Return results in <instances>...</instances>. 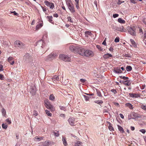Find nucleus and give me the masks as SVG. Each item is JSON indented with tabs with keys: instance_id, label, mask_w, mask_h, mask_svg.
Masks as SVG:
<instances>
[{
	"instance_id": "aec40b11",
	"label": "nucleus",
	"mask_w": 146,
	"mask_h": 146,
	"mask_svg": "<svg viewBox=\"0 0 146 146\" xmlns=\"http://www.w3.org/2000/svg\"><path fill=\"white\" fill-rule=\"evenodd\" d=\"M125 106L128 107L130 109H133V107L131 104L130 103H127L125 104Z\"/></svg>"
},
{
	"instance_id": "2eb2a0df",
	"label": "nucleus",
	"mask_w": 146,
	"mask_h": 146,
	"mask_svg": "<svg viewBox=\"0 0 146 146\" xmlns=\"http://www.w3.org/2000/svg\"><path fill=\"white\" fill-rule=\"evenodd\" d=\"M122 82L123 84L127 86H129L130 85L131 83V82L130 80H128L124 81H123Z\"/></svg>"
},
{
	"instance_id": "393cba45",
	"label": "nucleus",
	"mask_w": 146,
	"mask_h": 146,
	"mask_svg": "<svg viewBox=\"0 0 146 146\" xmlns=\"http://www.w3.org/2000/svg\"><path fill=\"white\" fill-rule=\"evenodd\" d=\"M49 140L46 141L42 143L43 146H49Z\"/></svg>"
},
{
	"instance_id": "72a5a7b5",
	"label": "nucleus",
	"mask_w": 146,
	"mask_h": 146,
	"mask_svg": "<svg viewBox=\"0 0 146 146\" xmlns=\"http://www.w3.org/2000/svg\"><path fill=\"white\" fill-rule=\"evenodd\" d=\"M42 26V24H40V25H37L36 27V30H38Z\"/></svg>"
},
{
	"instance_id": "0eeeda50",
	"label": "nucleus",
	"mask_w": 146,
	"mask_h": 146,
	"mask_svg": "<svg viewBox=\"0 0 146 146\" xmlns=\"http://www.w3.org/2000/svg\"><path fill=\"white\" fill-rule=\"evenodd\" d=\"M15 44L17 46L21 48H23L25 47V44L19 40H16Z\"/></svg>"
},
{
	"instance_id": "13d9d810",
	"label": "nucleus",
	"mask_w": 146,
	"mask_h": 146,
	"mask_svg": "<svg viewBox=\"0 0 146 146\" xmlns=\"http://www.w3.org/2000/svg\"><path fill=\"white\" fill-rule=\"evenodd\" d=\"M111 91L114 94H115L117 93L116 90L115 89H112L111 90Z\"/></svg>"
},
{
	"instance_id": "6e6552de",
	"label": "nucleus",
	"mask_w": 146,
	"mask_h": 146,
	"mask_svg": "<svg viewBox=\"0 0 146 146\" xmlns=\"http://www.w3.org/2000/svg\"><path fill=\"white\" fill-rule=\"evenodd\" d=\"M45 106L47 108L49 109L52 111H53L55 110V108L49 102L46 103Z\"/></svg>"
},
{
	"instance_id": "c756f323",
	"label": "nucleus",
	"mask_w": 146,
	"mask_h": 146,
	"mask_svg": "<svg viewBox=\"0 0 146 146\" xmlns=\"http://www.w3.org/2000/svg\"><path fill=\"white\" fill-rule=\"evenodd\" d=\"M35 139H37L38 141H39L41 140H43V137H38L37 136H36L35 137Z\"/></svg>"
},
{
	"instance_id": "6ab92c4d",
	"label": "nucleus",
	"mask_w": 146,
	"mask_h": 146,
	"mask_svg": "<svg viewBox=\"0 0 146 146\" xmlns=\"http://www.w3.org/2000/svg\"><path fill=\"white\" fill-rule=\"evenodd\" d=\"M114 71L116 73H121L122 71L120 68H117L114 70Z\"/></svg>"
},
{
	"instance_id": "f8f14e48",
	"label": "nucleus",
	"mask_w": 146,
	"mask_h": 146,
	"mask_svg": "<svg viewBox=\"0 0 146 146\" xmlns=\"http://www.w3.org/2000/svg\"><path fill=\"white\" fill-rule=\"evenodd\" d=\"M30 92L32 95H35L36 92V88L35 86H32L31 88Z\"/></svg>"
},
{
	"instance_id": "c03bdc74",
	"label": "nucleus",
	"mask_w": 146,
	"mask_h": 146,
	"mask_svg": "<svg viewBox=\"0 0 146 146\" xmlns=\"http://www.w3.org/2000/svg\"><path fill=\"white\" fill-rule=\"evenodd\" d=\"M119 37H116L114 40L115 42H119Z\"/></svg>"
},
{
	"instance_id": "338daca9",
	"label": "nucleus",
	"mask_w": 146,
	"mask_h": 146,
	"mask_svg": "<svg viewBox=\"0 0 146 146\" xmlns=\"http://www.w3.org/2000/svg\"><path fill=\"white\" fill-rule=\"evenodd\" d=\"M124 2V1H120V0H119V1H118V2H117V4H118V5H120L122 3H123Z\"/></svg>"
},
{
	"instance_id": "5fc2aeb1",
	"label": "nucleus",
	"mask_w": 146,
	"mask_h": 146,
	"mask_svg": "<svg viewBox=\"0 0 146 146\" xmlns=\"http://www.w3.org/2000/svg\"><path fill=\"white\" fill-rule=\"evenodd\" d=\"M3 70V66L1 64L0 65V71H2Z\"/></svg>"
},
{
	"instance_id": "dca6fc26",
	"label": "nucleus",
	"mask_w": 146,
	"mask_h": 146,
	"mask_svg": "<svg viewBox=\"0 0 146 146\" xmlns=\"http://www.w3.org/2000/svg\"><path fill=\"white\" fill-rule=\"evenodd\" d=\"M116 30L123 32H125V29H124V27L123 26H120L119 27H116Z\"/></svg>"
},
{
	"instance_id": "b1692460",
	"label": "nucleus",
	"mask_w": 146,
	"mask_h": 146,
	"mask_svg": "<svg viewBox=\"0 0 146 146\" xmlns=\"http://www.w3.org/2000/svg\"><path fill=\"white\" fill-rule=\"evenodd\" d=\"M48 19V21L51 23H52V19L53 18L52 16H47L46 17Z\"/></svg>"
},
{
	"instance_id": "8fccbe9b",
	"label": "nucleus",
	"mask_w": 146,
	"mask_h": 146,
	"mask_svg": "<svg viewBox=\"0 0 146 146\" xmlns=\"http://www.w3.org/2000/svg\"><path fill=\"white\" fill-rule=\"evenodd\" d=\"M4 77L3 75L0 74V79L2 80L4 79Z\"/></svg>"
},
{
	"instance_id": "ddd939ff",
	"label": "nucleus",
	"mask_w": 146,
	"mask_h": 146,
	"mask_svg": "<svg viewBox=\"0 0 146 146\" xmlns=\"http://www.w3.org/2000/svg\"><path fill=\"white\" fill-rule=\"evenodd\" d=\"M62 141L64 146H67L68 144L67 143L66 139L64 136H62Z\"/></svg>"
},
{
	"instance_id": "9d476101",
	"label": "nucleus",
	"mask_w": 146,
	"mask_h": 146,
	"mask_svg": "<svg viewBox=\"0 0 146 146\" xmlns=\"http://www.w3.org/2000/svg\"><path fill=\"white\" fill-rule=\"evenodd\" d=\"M44 3L45 5L49 7L51 9H53L54 7V5L52 3H50L47 1H45Z\"/></svg>"
},
{
	"instance_id": "7ed1b4c3",
	"label": "nucleus",
	"mask_w": 146,
	"mask_h": 146,
	"mask_svg": "<svg viewBox=\"0 0 146 146\" xmlns=\"http://www.w3.org/2000/svg\"><path fill=\"white\" fill-rule=\"evenodd\" d=\"M47 35H44L42 38V39L38 41L37 42V45L39 47H40L42 48H44V42L46 39Z\"/></svg>"
},
{
	"instance_id": "473e14b6",
	"label": "nucleus",
	"mask_w": 146,
	"mask_h": 146,
	"mask_svg": "<svg viewBox=\"0 0 146 146\" xmlns=\"http://www.w3.org/2000/svg\"><path fill=\"white\" fill-rule=\"evenodd\" d=\"M45 112L47 115L49 116H52V114L50 112V111H49L48 110H45Z\"/></svg>"
},
{
	"instance_id": "864d4df0",
	"label": "nucleus",
	"mask_w": 146,
	"mask_h": 146,
	"mask_svg": "<svg viewBox=\"0 0 146 146\" xmlns=\"http://www.w3.org/2000/svg\"><path fill=\"white\" fill-rule=\"evenodd\" d=\"M119 16V15L117 14H115L113 15V18H115Z\"/></svg>"
},
{
	"instance_id": "680f3d73",
	"label": "nucleus",
	"mask_w": 146,
	"mask_h": 146,
	"mask_svg": "<svg viewBox=\"0 0 146 146\" xmlns=\"http://www.w3.org/2000/svg\"><path fill=\"white\" fill-rule=\"evenodd\" d=\"M131 3L135 4L136 3V0H130Z\"/></svg>"
},
{
	"instance_id": "f3484780",
	"label": "nucleus",
	"mask_w": 146,
	"mask_h": 146,
	"mask_svg": "<svg viewBox=\"0 0 146 146\" xmlns=\"http://www.w3.org/2000/svg\"><path fill=\"white\" fill-rule=\"evenodd\" d=\"M129 95L130 97L132 98H137L138 97H139V96L138 95V94H135L133 93H129Z\"/></svg>"
},
{
	"instance_id": "37998d69",
	"label": "nucleus",
	"mask_w": 146,
	"mask_h": 146,
	"mask_svg": "<svg viewBox=\"0 0 146 146\" xmlns=\"http://www.w3.org/2000/svg\"><path fill=\"white\" fill-rule=\"evenodd\" d=\"M67 19L68 21H70V22L71 23H73V21L71 19V17H68Z\"/></svg>"
},
{
	"instance_id": "c9c22d12",
	"label": "nucleus",
	"mask_w": 146,
	"mask_h": 146,
	"mask_svg": "<svg viewBox=\"0 0 146 146\" xmlns=\"http://www.w3.org/2000/svg\"><path fill=\"white\" fill-rule=\"evenodd\" d=\"M119 78H120L122 79H123L124 80H127V79H128V78L127 77H125L124 76H119Z\"/></svg>"
},
{
	"instance_id": "e2e57ef3",
	"label": "nucleus",
	"mask_w": 146,
	"mask_h": 146,
	"mask_svg": "<svg viewBox=\"0 0 146 146\" xmlns=\"http://www.w3.org/2000/svg\"><path fill=\"white\" fill-rule=\"evenodd\" d=\"M139 33H141L142 34H143V31H142V30L141 28H139Z\"/></svg>"
},
{
	"instance_id": "412c9836",
	"label": "nucleus",
	"mask_w": 146,
	"mask_h": 146,
	"mask_svg": "<svg viewBox=\"0 0 146 146\" xmlns=\"http://www.w3.org/2000/svg\"><path fill=\"white\" fill-rule=\"evenodd\" d=\"M1 111L2 115L3 116H5L6 113L5 110L4 108H3L1 110Z\"/></svg>"
},
{
	"instance_id": "052dcab7",
	"label": "nucleus",
	"mask_w": 146,
	"mask_h": 146,
	"mask_svg": "<svg viewBox=\"0 0 146 146\" xmlns=\"http://www.w3.org/2000/svg\"><path fill=\"white\" fill-rule=\"evenodd\" d=\"M11 13H13L15 15H18V14L15 11L11 12Z\"/></svg>"
},
{
	"instance_id": "a878e982",
	"label": "nucleus",
	"mask_w": 146,
	"mask_h": 146,
	"mask_svg": "<svg viewBox=\"0 0 146 146\" xmlns=\"http://www.w3.org/2000/svg\"><path fill=\"white\" fill-rule=\"evenodd\" d=\"M118 21L120 23L124 24L125 23V21L124 20H123L121 18H119L118 19Z\"/></svg>"
},
{
	"instance_id": "4c0bfd02",
	"label": "nucleus",
	"mask_w": 146,
	"mask_h": 146,
	"mask_svg": "<svg viewBox=\"0 0 146 146\" xmlns=\"http://www.w3.org/2000/svg\"><path fill=\"white\" fill-rule=\"evenodd\" d=\"M8 126L4 123H3L2 124V127L4 129H6L7 128Z\"/></svg>"
},
{
	"instance_id": "9b49d317",
	"label": "nucleus",
	"mask_w": 146,
	"mask_h": 146,
	"mask_svg": "<svg viewBox=\"0 0 146 146\" xmlns=\"http://www.w3.org/2000/svg\"><path fill=\"white\" fill-rule=\"evenodd\" d=\"M68 8L70 9V11L72 13H74L75 12V11L74 9V8L73 6V5L72 4H69L67 5Z\"/></svg>"
},
{
	"instance_id": "603ef678",
	"label": "nucleus",
	"mask_w": 146,
	"mask_h": 146,
	"mask_svg": "<svg viewBox=\"0 0 146 146\" xmlns=\"http://www.w3.org/2000/svg\"><path fill=\"white\" fill-rule=\"evenodd\" d=\"M80 81L82 83H84L86 81V80L85 79H80Z\"/></svg>"
},
{
	"instance_id": "ea45409f",
	"label": "nucleus",
	"mask_w": 146,
	"mask_h": 146,
	"mask_svg": "<svg viewBox=\"0 0 146 146\" xmlns=\"http://www.w3.org/2000/svg\"><path fill=\"white\" fill-rule=\"evenodd\" d=\"M58 131H57L56 132L54 131L53 133L55 135L56 137H58L59 136V134L58 133Z\"/></svg>"
},
{
	"instance_id": "423d86ee",
	"label": "nucleus",
	"mask_w": 146,
	"mask_h": 146,
	"mask_svg": "<svg viewBox=\"0 0 146 146\" xmlns=\"http://www.w3.org/2000/svg\"><path fill=\"white\" fill-rule=\"evenodd\" d=\"M56 56L53 53H51L45 58V60L46 61H51L55 58Z\"/></svg>"
},
{
	"instance_id": "5701e85b",
	"label": "nucleus",
	"mask_w": 146,
	"mask_h": 146,
	"mask_svg": "<svg viewBox=\"0 0 146 146\" xmlns=\"http://www.w3.org/2000/svg\"><path fill=\"white\" fill-rule=\"evenodd\" d=\"M52 79L54 81H55V80H57V81H59V78L58 76H57V75H56L54 76L53 77Z\"/></svg>"
},
{
	"instance_id": "a18cd8bd",
	"label": "nucleus",
	"mask_w": 146,
	"mask_h": 146,
	"mask_svg": "<svg viewBox=\"0 0 146 146\" xmlns=\"http://www.w3.org/2000/svg\"><path fill=\"white\" fill-rule=\"evenodd\" d=\"M66 1L67 5L71 4L70 0H66Z\"/></svg>"
},
{
	"instance_id": "49530a36",
	"label": "nucleus",
	"mask_w": 146,
	"mask_h": 146,
	"mask_svg": "<svg viewBox=\"0 0 146 146\" xmlns=\"http://www.w3.org/2000/svg\"><path fill=\"white\" fill-rule=\"evenodd\" d=\"M33 115H35L36 116L37 115H38V113L36 111L34 110L33 111Z\"/></svg>"
},
{
	"instance_id": "f257e3e1",
	"label": "nucleus",
	"mask_w": 146,
	"mask_h": 146,
	"mask_svg": "<svg viewBox=\"0 0 146 146\" xmlns=\"http://www.w3.org/2000/svg\"><path fill=\"white\" fill-rule=\"evenodd\" d=\"M69 49L71 51L74 53H77L82 56H92L93 55L92 51L88 50H85L79 45L71 46L69 47Z\"/></svg>"
},
{
	"instance_id": "58836bf2",
	"label": "nucleus",
	"mask_w": 146,
	"mask_h": 146,
	"mask_svg": "<svg viewBox=\"0 0 146 146\" xmlns=\"http://www.w3.org/2000/svg\"><path fill=\"white\" fill-rule=\"evenodd\" d=\"M97 48L99 49V50L101 51H102L103 49L102 48L101 46H100V45H97L96 46Z\"/></svg>"
},
{
	"instance_id": "c85d7f7f",
	"label": "nucleus",
	"mask_w": 146,
	"mask_h": 146,
	"mask_svg": "<svg viewBox=\"0 0 146 146\" xmlns=\"http://www.w3.org/2000/svg\"><path fill=\"white\" fill-rule=\"evenodd\" d=\"M126 69L127 71H130L132 70V68L130 66H127Z\"/></svg>"
},
{
	"instance_id": "39448f33",
	"label": "nucleus",
	"mask_w": 146,
	"mask_h": 146,
	"mask_svg": "<svg viewBox=\"0 0 146 146\" xmlns=\"http://www.w3.org/2000/svg\"><path fill=\"white\" fill-rule=\"evenodd\" d=\"M59 58L65 61H69L70 58L68 56L64 54H60L59 56Z\"/></svg>"
},
{
	"instance_id": "4d7b16f0",
	"label": "nucleus",
	"mask_w": 146,
	"mask_h": 146,
	"mask_svg": "<svg viewBox=\"0 0 146 146\" xmlns=\"http://www.w3.org/2000/svg\"><path fill=\"white\" fill-rule=\"evenodd\" d=\"M139 131L143 133H145L146 132L145 130L144 129H140Z\"/></svg>"
},
{
	"instance_id": "e433bc0d",
	"label": "nucleus",
	"mask_w": 146,
	"mask_h": 146,
	"mask_svg": "<svg viewBox=\"0 0 146 146\" xmlns=\"http://www.w3.org/2000/svg\"><path fill=\"white\" fill-rule=\"evenodd\" d=\"M54 99V97L53 94H51L49 97V99L51 100H53Z\"/></svg>"
},
{
	"instance_id": "bf43d9fd",
	"label": "nucleus",
	"mask_w": 146,
	"mask_h": 146,
	"mask_svg": "<svg viewBox=\"0 0 146 146\" xmlns=\"http://www.w3.org/2000/svg\"><path fill=\"white\" fill-rule=\"evenodd\" d=\"M130 41L131 42V44L133 45H134L135 44V41H134V40H133L132 39H131Z\"/></svg>"
},
{
	"instance_id": "20e7f679",
	"label": "nucleus",
	"mask_w": 146,
	"mask_h": 146,
	"mask_svg": "<svg viewBox=\"0 0 146 146\" xmlns=\"http://www.w3.org/2000/svg\"><path fill=\"white\" fill-rule=\"evenodd\" d=\"M128 33L130 34L131 35L133 36H135L136 35L135 31L136 30L135 28L134 27H127Z\"/></svg>"
},
{
	"instance_id": "7c9ffc66",
	"label": "nucleus",
	"mask_w": 146,
	"mask_h": 146,
	"mask_svg": "<svg viewBox=\"0 0 146 146\" xmlns=\"http://www.w3.org/2000/svg\"><path fill=\"white\" fill-rule=\"evenodd\" d=\"M83 97H84V100L86 101H88L90 99V97L88 96H86V95H83Z\"/></svg>"
},
{
	"instance_id": "0e129e2a",
	"label": "nucleus",
	"mask_w": 146,
	"mask_h": 146,
	"mask_svg": "<svg viewBox=\"0 0 146 146\" xmlns=\"http://www.w3.org/2000/svg\"><path fill=\"white\" fill-rule=\"evenodd\" d=\"M145 85H142L141 86V90H143L145 88Z\"/></svg>"
},
{
	"instance_id": "2f4dec72",
	"label": "nucleus",
	"mask_w": 146,
	"mask_h": 146,
	"mask_svg": "<svg viewBox=\"0 0 146 146\" xmlns=\"http://www.w3.org/2000/svg\"><path fill=\"white\" fill-rule=\"evenodd\" d=\"M82 144V142L79 141H78L75 143L74 146H80Z\"/></svg>"
},
{
	"instance_id": "6e6d98bb",
	"label": "nucleus",
	"mask_w": 146,
	"mask_h": 146,
	"mask_svg": "<svg viewBox=\"0 0 146 146\" xmlns=\"http://www.w3.org/2000/svg\"><path fill=\"white\" fill-rule=\"evenodd\" d=\"M106 38H105V39H104V41H103V42L102 43V44L105 45V46L106 45Z\"/></svg>"
},
{
	"instance_id": "1a4fd4ad",
	"label": "nucleus",
	"mask_w": 146,
	"mask_h": 146,
	"mask_svg": "<svg viewBox=\"0 0 146 146\" xmlns=\"http://www.w3.org/2000/svg\"><path fill=\"white\" fill-rule=\"evenodd\" d=\"M69 124L71 126L75 125L76 123L77 122L76 121L75 119L73 117L70 118L68 120Z\"/></svg>"
},
{
	"instance_id": "4be33fe9",
	"label": "nucleus",
	"mask_w": 146,
	"mask_h": 146,
	"mask_svg": "<svg viewBox=\"0 0 146 146\" xmlns=\"http://www.w3.org/2000/svg\"><path fill=\"white\" fill-rule=\"evenodd\" d=\"M117 127L119 130L120 131V132L122 133H123L124 132V130L122 127L119 125H117Z\"/></svg>"
},
{
	"instance_id": "a19ab883",
	"label": "nucleus",
	"mask_w": 146,
	"mask_h": 146,
	"mask_svg": "<svg viewBox=\"0 0 146 146\" xmlns=\"http://www.w3.org/2000/svg\"><path fill=\"white\" fill-rule=\"evenodd\" d=\"M49 145H54L55 144V143L53 141H51L49 140Z\"/></svg>"
},
{
	"instance_id": "3c124183",
	"label": "nucleus",
	"mask_w": 146,
	"mask_h": 146,
	"mask_svg": "<svg viewBox=\"0 0 146 146\" xmlns=\"http://www.w3.org/2000/svg\"><path fill=\"white\" fill-rule=\"evenodd\" d=\"M141 108L143 110H146V105H142L141 106Z\"/></svg>"
},
{
	"instance_id": "774afa93",
	"label": "nucleus",
	"mask_w": 146,
	"mask_h": 146,
	"mask_svg": "<svg viewBox=\"0 0 146 146\" xmlns=\"http://www.w3.org/2000/svg\"><path fill=\"white\" fill-rule=\"evenodd\" d=\"M119 115V116H120V117L121 118H122V119L124 118V117L123 115L122 114L120 113Z\"/></svg>"
},
{
	"instance_id": "4468645a",
	"label": "nucleus",
	"mask_w": 146,
	"mask_h": 146,
	"mask_svg": "<svg viewBox=\"0 0 146 146\" xmlns=\"http://www.w3.org/2000/svg\"><path fill=\"white\" fill-rule=\"evenodd\" d=\"M13 58L12 57H9L8 59V61L9 62L10 64L11 65H13L15 63V62Z\"/></svg>"
},
{
	"instance_id": "bb28decb",
	"label": "nucleus",
	"mask_w": 146,
	"mask_h": 146,
	"mask_svg": "<svg viewBox=\"0 0 146 146\" xmlns=\"http://www.w3.org/2000/svg\"><path fill=\"white\" fill-rule=\"evenodd\" d=\"M108 123L109 124L108 128L109 129L110 131H112L113 130V128L110 122H108Z\"/></svg>"
},
{
	"instance_id": "de8ad7c7",
	"label": "nucleus",
	"mask_w": 146,
	"mask_h": 146,
	"mask_svg": "<svg viewBox=\"0 0 146 146\" xmlns=\"http://www.w3.org/2000/svg\"><path fill=\"white\" fill-rule=\"evenodd\" d=\"M124 56L128 58H131L132 57L131 55L129 54H125Z\"/></svg>"
},
{
	"instance_id": "09e8293b",
	"label": "nucleus",
	"mask_w": 146,
	"mask_h": 146,
	"mask_svg": "<svg viewBox=\"0 0 146 146\" xmlns=\"http://www.w3.org/2000/svg\"><path fill=\"white\" fill-rule=\"evenodd\" d=\"M85 34L86 35H91L92 33L90 32L89 31H86L85 33Z\"/></svg>"
},
{
	"instance_id": "69168bd1",
	"label": "nucleus",
	"mask_w": 146,
	"mask_h": 146,
	"mask_svg": "<svg viewBox=\"0 0 146 146\" xmlns=\"http://www.w3.org/2000/svg\"><path fill=\"white\" fill-rule=\"evenodd\" d=\"M6 121L7 122L9 123V124H10L11 123V121L9 119H7L6 120Z\"/></svg>"
},
{
	"instance_id": "79ce46f5",
	"label": "nucleus",
	"mask_w": 146,
	"mask_h": 146,
	"mask_svg": "<svg viewBox=\"0 0 146 146\" xmlns=\"http://www.w3.org/2000/svg\"><path fill=\"white\" fill-rule=\"evenodd\" d=\"M60 109L62 110L65 111L66 110V108L65 107L62 106H60Z\"/></svg>"
},
{
	"instance_id": "f03ea898",
	"label": "nucleus",
	"mask_w": 146,
	"mask_h": 146,
	"mask_svg": "<svg viewBox=\"0 0 146 146\" xmlns=\"http://www.w3.org/2000/svg\"><path fill=\"white\" fill-rule=\"evenodd\" d=\"M24 62L28 65L31 66L33 65V58L28 53L26 54L24 57Z\"/></svg>"
},
{
	"instance_id": "f704fd0d",
	"label": "nucleus",
	"mask_w": 146,
	"mask_h": 146,
	"mask_svg": "<svg viewBox=\"0 0 146 146\" xmlns=\"http://www.w3.org/2000/svg\"><path fill=\"white\" fill-rule=\"evenodd\" d=\"M96 92L98 96L100 97H102V95H101V93L99 90H97Z\"/></svg>"
},
{
	"instance_id": "cd10ccee",
	"label": "nucleus",
	"mask_w": 146,
	"mask_h": 146,
	"mask_svg": "<svg viewBox=\"0 0 146 146\" xmlns=\"http://www.w3.org/2000/svg\"><path fill=\"white\" fill-rule=\"evenodd\" d=\"M94 102L99 105L102 104L103 102L102 100H98L94 101Z\"/></svg>"
},
{
	"instance_id": "a211bd4d",
	"label": "nucleus",
	"mask_w": 146,
	"mask_h": 146,
	"mask_svg": "<svg viewBox=\"0 0 146 146\" xmlns=\"http://www.w3.org/2000/svg\"><path fill=\"white\" fill-rule=\"evenodd\" d=\"M112 57V55L111 54H109V53L106 54L104 55L103 56L104 58H106V59L108 58H109L110 57Z\"/></svg>"
}]
</instances>
